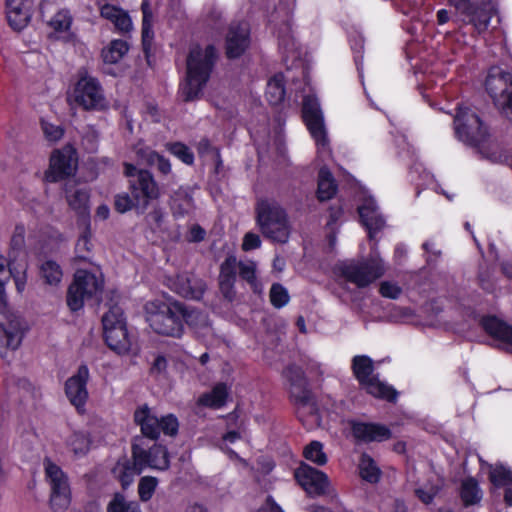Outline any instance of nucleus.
I'll return each mask as SVG.
<instances>
[{
    "instance_id": "16",
    "label": "nucleus",
    "mask_w": 512,
    "mask_h": 512,
    "mask_svg": "<svg viewBox=\"0 0 512 512\" xmlns=\"http://www.w3.org/2000/svg\"><path fill=\"white\" fill-rule=\"evenodd\" d=\"M75 101L86 110L102 109L105 98L99 82L92 77L84 76L75 87Z\"/></svg>"
},
{
    "instance_id": "33",
    "label": "nucleus",
    "mask_w": 512,
    "mask_h": 512,
    "mask_svg": "<svg viewBox=\"0 0 512 512\" xmlns=\"http://www.w3.org/2000/svg\"><path fill=\"white\" fill-rule=\"evenodd\" d=\"M337 191V185L327 168H321L318 174L317 196L320 201L331 199Z\"/></svg>"
},
{
    "instance_id": "51",
    "label": "nucleus",
    "mask_w": 512,
    "mask_h": 512,
    "mask_svg": "<svg viewBox=\"0 0 512 512\" xmlns=\"http://www.w3.org/2000/svg\"><path fill=\"white\" fill-rule=\"evenodd\" d=\"M197 152L200 157L204 156H212V158L215 160L217 167H219L222 164L221 157H220V151L218 148L212 146L211 142L207 138H202L197 143Z\"/></svg>"
},
{
    "instance_id": "23",
    "label": "nucleus",
    "mask_w": 512,
    "mask_h": 512,
    "mask_svg": "<svg viewBox=\"0 0 512 512\" xmlns=\"http://www.w3.org/2000/svg\"><path fill=\"white\" fill-rule=\"evenodd\" d=\"M143 470L144 467L138 464V458L133 455L131 458L124 455L117 460L111 472L114 478L120 482L121 487L127 489Z\"/></svg>"
},
{
    "instance_id": "57",
    "label": "nucleus",
    "mask_w": 512,
    "mask_h": 512,
    "mask_svg": "<svg viewBox=\"0 0 512 512\" xmlns=\"http://www.w3.org/2000/svg\"><path fill=\"white\" fill-rule=\"evenodd\" d=\"M135 154L143 163L152 166L158 153L148 146L139 144L135 147Z\"/></svg>"
},
{
    "instance_id": "62",
    "label": "nucleus",
    "mask_w": 512,
    "mask_h": 512,
    "mask_svg": "<svg viewBox=\"0 0 512 512\" xmlns=\"http://www.w3.org/2000/svg\"><path fill=\"white\" fill-rule=\"evenodd\" d=\"M113 24L122 33H127L132 29V21L125 11H122L120 13V16L116 19V21Z\"/></svg>"
},
{
    "instance_id": "17",
    "label": "nucleus",
    "mask_w": 512,
    "mask_h": 512,
    "mask_svg": "<svg viewBox=\"0 0 512 512\" xmlns=\"http://www.w3.org/2000/svg\"><path fill=\"white\" fill-rule=\"evenodd\" d=\"M295 478L310 496L329 494L330 482L327 475L307 464H301L295 470Z\"/></svg>"
},
{
    "instance_id": "37",
    "label": "nucleus",
    "mask_w": 512,
    "mask_h": 512,
    "mask_svg": "<svg viewBox=\"0 0 512 512\" xmlns=\"http://www.w3.org/2000/svg\"><path fill=\"white\" fill-rule=\"evenodd\" d=\"M266 98L271 105H279L285 97L284 79L281 74L271 78L266 88Z\"/></svg>"
},
{
    "instance_id": "15",
    "label": "nucleus",
    "mask_w": 512,
    "mask_h": 512,
    "mask_svg": "<svg viewBox=\"0 0 512 512\" xmlns=\"http://www.w3.org/2000/svg\"><path fill=\"white\" fill-rule=\"evenodd\" d=\"M302 114L305 124L317 145L325 148L328 145V138L317 99L306 96L303 99Z\"/></svg>"
},
{
    "instance_id": "55",
    "label": "nucleus",
    "mask_w": 512,
    "mask_h": 512,
    "mask_svg": "<svg viewBox=\"0 0 512 512\" xmlns=\"http://www.w3.org/2000/svg\"><path fill=\"white\" fill-rule=\"evenodd\" d=\"M41 127L45 138L48 141L56 142L60 140L64 135V129L61 126L52 124L48 121L42 120Z\"/></svg>"
},
{
    "instance_id": "11",
    "label": "nucleus",
    "mask_w": 512,
    "mask_h": 512,
    "mask_svg": "<svg viewBox=\"0 0 512 512\" xmlns=\"http://www.w3.org/2000/svg\"><path fill=\"white\" fill-rule=\"evenodd\" d=\"M134 421L140 426L142 434L152 440L158 439L160 433L173 436L178 431V420L172 414L158 418L147 405L134 412Z\"/></svg>"
},
{
    "instance_id": "13",
    "label": "nucleus",
    "mask_w": 512,
    "mask_h": 512,
    "mask_svg": "<svg viewBox=\"0 0 512 512\" xmlns=\"http://www.w3.org/2000/svg\"><path fill=\"white\" fill-rule=\"evenodd\" d=\"M24 336V326L18 315L0 312V357H4V349H17Z\"/></svg>"
},
{
    "instance_id": "10",
    "label": "nucleus",
    "mask_w": 512,
    "mask_h": 512,
    "mask_svg": "<svg viewBox=\"0 0 512 512\" xmlns=\"http://www.w3.org/2000/svg\"><path fill=\"white\" fill-rule=\"evenodd\" d=\"M104 281L101 276H96L86 270H77L74 281L67 291V305L71 311L80 310L84 301L99 294L103 289Z\"/></svg>"
},
{
    "instance_id": "34",
    "label": "nucleus",
    "mask_w": 512,
    "mask_h": 512,
    "mask_svg": "<svg viewBox=\"0 0 512 512\" xmlns=\"http://www.w3.org/2000/svg\"><path fill=\"white\" fill-rule=\"evenodd\" d=\"M141 10L143 13V20H142V45L145 53H147L152 45L153 40V30H152V23H153V13L151 10L150 3L148 0H143L141 4Z\"/></svg>"
},
{
    "instance_id": "5",
    "label": "nucleus",
    "mask_w": 512,
    "mask_h": 512,
    "mask_svg": "<svg viewBox=\"0 0 512 512\" xmlns=\"http://www.w3.org/2000/svg\"><path fill=\"white\" fill-rule=\"evenodd\" d=\"M448 3L455 9V22L471 24L478 33L487 30L495 12L491 0H448Z\"/></svg>"
},
{
    "instance_id": "22",
    "label": "nucleus",
    "mask_w": 512,
    "mask_h": 512,
    "mask_svg": "<svg viewBox=\"0 0 512 512\" xmlns=\"http://www.w3.org/2000/svg\"><path fill=\"white\" fill-rule=\"evenodd\" d=\"M6 18L13 30L24 29L31 19V1L6 0Z\"/></svg>"
},
{
    "instance_id": "1",
    "label": "nucleus",
    "mask_w": 512,
    "mask_h": 512,
    "mask_svg": "<svg viewBox=\"0 0 512 512\" xmlns=\"http://www.w3.org/2000/svg\"><path fill=\"white\" fill-rule=\"evenodd\" d=\"M216 59L217 51L213 45L205 48L198 45L191 47L186 60L185 82L180 90L184 101L199 97L210 78Z\"/></svg>"
},
{
    "instance_id": "64",
    "label": "nucleus",
    "mask_w": 512,
    "mask_h": 512,
    "mask_svg": "<svg viewBox=\"0 0 512 512\" xmlns=\"http://www.w3.org/2000/svg\"><path fill=\"white\" fill-rule=\"evenodd\" d=\"M205 235V230L200 225L195 224L190 228L187 240L189 242H201L204 240Z\"/></svg>"
},
{
    "instance_id": "60",
    "label": "nucleus",
    "mask_w": 512,
    "mask_h": 512,
    "mask_svg": "<svg viewBox=\"0 0 512 512\" xmlns=\"http://www.w3.org/2000/svg\"><path fill=\"white\" fill-rule=\"evenodd\" d=\"M261 246V239L259 235L248 232L244 235L243 242H242V250L244 251H250L253 249H257Z\"/></svg>"
},
{
    "instance_id": "40",
    "label": "nucleus",
    "mask_w": 512,
    "mask_h": 512,
    "mask_svg": "<svg viewBox=\"0 0 512 512\" xmlns=\"http://www.w3.org/2000/svg\"><path fill=\"white\" fill-rule=\"evenodd\" d=\"M107 512H142L136 501H129L121 493H115L107 505Z\"/></svg>"
},
{
    "instance_id": "61",
    "label": "nucleus",
    "mask_w": 512,
    "mask_h": 512,
    "mask_svg": "<svg viewBox=\"0 0 512 512\" xmlns=\"http://www.w3.org/2000/svg\"><path fill=\"white\" fill-rule=\"evenodd\" d=\"M122 11V9L110 4H104L100 8L101 16L112 23L116 21Z\"/></svg>"
},
{
    "instance_id": "28",
    "label": "nucleus",
    "mask_w": 512,
    "mask_h": 512,
    "mask_svg": "<svg viewBox=\"0 0 512 512\" xmlns=\"http://www.w3.org/2000/svg\"><path fill=\"white\" fill-rule=\"evenodd\" d=\"M66 200L69 206L80 215L88 211L89 193L85 188H79L72 181L65 184Z\"/></svg>"
},
{
    "instance_id": "53",
    "label": "nucleus",
    "mask_w": 512,
    "mask_h": 512,
    "mask_svg": "<svg viewBox=\"0 0 512 512\" xmlns=\"http://www.w3.org/2000/svg\"><path fill=\"white\" fill-rule=\"evenodd\" d=\"M90 232L86 230L78 239L76 243V254L77 259L87 260L88 253L91 251Z\"/></svg>"
},
{
    "instance_id": "48",
    "label": "nucleus",
    "mask_w": 512,
    "mask_h": 512,
    "mask_svg": "<svg viewBox=\"0 0 512 512\" xmlns=\"http://www.w3.org/2000/svg\"><path fill=\"white\" fill-rule=\"evenodd\" d=\"M72 24V17L67 10L57 12L49 21L48 25L55 32H66L70 29Z\"/></svg>"
},
{
    "instance_id": "8",
    "label": "nucleus",
    "mask_w": 512,
    "mask_h": 512,
    "mask_svg": "<svg viewBox=\"0 0 512 512\" xmlns=\"http://www.w3.org/2000/svg\"><path fill=\"white\" fill-rule=\"evenodd\" d=\"M485 88L502 114L512 121V74L500 67H492L486 77Z\"/></svg>"
},
{
    "instance_id": "6",
    "label": "nucleus",
    "mask_w": 512,
    "mask_h": 512,
    "mask_svg": "<svg viewBox=\"0 0 512 512\" xmlns=\"http://www.w3.org/2000/svg\"><path fill=\"white\" fill-rule=\"evenodd\" d=\"M353 375L359 382V385L368 394L394 402L397 398V392L389 385L381 382L374 374V365L370 357L366 355H357L352 359Z\"/></svg>"
},
{
    "instance_id": "7",
    "label": "nucleus",
    "mask_w": 512,
    "mask_h": 512,
    "mask_svg": "<svg viewBox=\"0 0 512 512\" xmlns=\"http://www.w3.org/2000/svg\"><path fill=\"white\" fill-rule=\"evenodd\" d=\"M45 480L49 486V506L53 512H66L71 504L67 475L50 459L44 460Z\"/></svg>"
},
{
    "instance_id": "38",
    "label": "nucleus",
    "mask_w": 512,
    "mask_h": 512,
    "mask_svg": "<svg viewBox=\"0 0 512 512\" xmlns=\"http://www.w3.org/2000/svg\"><path fill=\"white\" fill-rule=\"evenodd\" d=\"M128 44L123 40H113L108 47L102 50V58L105 63L116 64L128 52Z\"/></svg>"
},
{
    "instance_id": "19",
    "label": "nucleus",
    "mask_w": 512,
    "mask_h": 512,
    "mask_svg": "<svg viewBox=\"0 0 512 512\" xmlns=\"http://www.w3.org/2000/svg\"><path fill=\"white\" fill-rule=\"evenodd\" d=\"M131 454L138 458V464L144 469L150 468L155 470H166L169 468V453L165 446L154 444L149 449L144 448L141 444L133 443Z\"/></svg>"
},
{
    "instance_id": "46",
    "label": "nucleus",
    "mask_w": 512,
    "mask_h": 512,
    "mask_svg": "<svg viewBox=\"0 0 512 512\" xmlns=\"http://www.w3.org/2000/svg\"><path fill=\"white\" fill-rule=\"evenodd\" d=\"M166 147L171 154L179 158L186 165H192L194 163V154L185 144L173 142L168 143Z\"/></svg>"
},
{
    "instance_id": "27",
    "label": "nucleus",
    "mask_w": 512,
    "mask_h": 512,
    "mask_svg": "<svg viewBox=\"0 0 512 512\" xmlns=\"http://www.w3.org/2000/svg\"><path fill=\"white\" fill-rule=\"evenodd\" d=\"M104 338L108 347L118 354H125L131 349L132 337L127 330V326L118 327L116 330L108 326Z\"/></svg>"
},
{
    "instance_id": "41",
    "label": "nucleus",
    "mask_w": 512,
    "mask_h": 512,
    "mask_svg": "<svg viewBox=\"0 0 512 512\" xmlns=\"http://www.w3.org/2000/svg\"><path fill=\"white\" fill-rule=\"evenodd\" d=\"M359 473L363 480L370 483H377L380 478V470L368 454H363L360 458Z\"/></svg>"
},
{
    "instance_id": "4",
    "label": "nucleus",
    "mask_w": 512,
    "mask_h": 512,
    "mask_svg": "<svg viewBox=\"0 0 512 512\" xmlns=\"http://www.w3.org/2000/svg\"><path fill=\"white\" fill-rule=\"evenodd\" d=\"M124 175L128 178V187L136 200V210L143 213L152 201L160 197V188L153 174L144 169H138L130 163H124Z\"/></svg>"
},
{
    "instance_id": "49",
    "label": "nucleus",
    "mask_w": 512,
    "mask_h": 512,
    "mask_svg": "<svg viewBox=\"0 0 512 512\" xmlns=\"http://www.w3.org/2000/svg\"><path fill=\"white\" fill-rule=\"evenodd\" d=\"M68 444L75 455H84L90 448L89 438L81 432H74L69 437Z\"/></svg>"
},
{
    "instance_id": "44",
    "label": "nucleus",
    "mask_w": 512,
    "mask_h": 512,
    "mask_svg": "<svg viewBox=\"0 0 512 512\" xmlns=\"http://www.w3.org/2000/svg\"><path fill=\"white\" fill-rule=\"evenodd\" d=\"M41 274L45 282L49 285H57L61 281L63 275L60 266L51 260L42 264Z\"/></svg>"
},
{
    "instance_id": "9",
    "label": "nucleus",
    "mask_w": 512,
    "mask_h": 512,
    "mask_svg": "<svg viewBox=\"0 0 512 512\" xmlns=\"http://www.w3.org/2000/svg\"><path fill=\"white\" fill-rule=\"evenodd\" d=\"M341 275L358 288H365L385 273L383 262L379 258L352 260L340 265Z\"/></svg>"
},
{
    "instance_id": "58",
    "label": "nucleus",
    "mask_w": 512,
    "mask_h": 512,
    "mask_svg": "<svg viewBox=\"0 0 512 512\" xmlns=\"http://www.w3.org/2000/svg\"><path fill=\"white\" fill-rule=\"evenodd\" d=\"M379 292L383 297L397 299L401 295L402 289L396 283L384 281L380 284Z\"/></svg>"
},
{
    "instance_id": "31",
    "label": "nucleus",
    "mask_w": 512,
    "mask_h": 512,
    "mask_svg": "<svg viewBox=\"0 0 512 512\" xmlns=\"http://www.w3.org/2000/svg\"><path fill=\"white\" fill-rule=\"evenodd\" d=\"M170 207L174 217H184L193 210L194 201L187 190L180 188L171 196Z\"/></svg>"
},
{
    "instance_id": "21",
    "label": "nucleus",
    "mask_w": 512,
    "mask_h": 512,
    "mask_svg": "<svg viewBox=\"0 0 512 512\" xmlns=\"http://www.w3.org/2000/svg\"><path fill=\"white\" fill-rule=\"evenodd\" d=\"M77 166V160L71 148L62 151H55L50 159V171L47 179L50 182H57L72 175Z\"/></svg>"
},
{
    "instance_id": "30",
    "label": "nucleus",
    "mask_w": 512,
    "mask_h": 512,
    "mask_svg": "<svg viewBox=\"0 0 512 512\" xmlns=\"http://www.w3.org/2000/svg\"><path fill=\"white\" fill-rule=\"evenodd\" d=\"M483 329L492 337L512 346V327L494 316L485 317L481 321Z\"/></svg>"
},
{
    "instance_id": "26",
    "label": "nucleus",
    "mask_w": 512,
    "mask_h": 512,
    "mask_svg": "<svg viewBox=\"0 0 512 512\" xmlns=\"http://www.w3.org/2000/svg\"><path fill=\"white\" fill-rule=\"evenodd\" d=\"M363 225L368 229L370 237L385 225L384 218L379 214L374 199L369 198L358 208Z\"/></svg>"
},
{
    "instance_id": "29",
    "label": "nucleus",
    "mask_w": 512,
    "mask_h": 512,
    "mask_svg": "<svg viewBox=\"0 0 512 512\" xmlns=\"http://www.w3.org/2000/svg\"><path fill=\"white\" fill-rule=\"evenodd\" d=\"M290 397L300 409H305L307 412L315 418L316 415V404L312 392L308 388L307 381L301 384H295L289 387Z\"/></svg>"
},
{
    "instance_id": "36",
    "label": "nucleus",
    "mask_w": 512,
    "mask_h": 512,
    "mask_svg": "<svg viewBox=\"0 0 512 512\" xmlns=\"http://www.w3.org/2000/svg\"><path fill=\"white\" fill-rule=\"evenodd\" d=\"M228 396L227 387L225 384H217L211 392L205 393L198 399V404L210 408L222 407Z\"/></svg>"
},
{
    "instance_id": "3",
    "label": "nucleus",
    "mask_w": 512,
    "mask_h": 512,
    "mask_svg": "<svg viewBox=\"0 0 512 512\" xmlns=\"http://www.w3.org/2000/svg\"><path fill=\"white\" fill-rule=\"evenodd\" d=\"M256 223L262 235L273 242L285 244L291 234L286 210L275 200L259 198L255 205Z\"/></svg>"
},
{
    "instance_id": "32",
    "label": "nucleus",
    "mask_w": 512,
    "mask_h": 512,
    "mask_svg": "<svg viewBox=\"0 0 512 512\" xmlns=\"http://www.w3.org/2000/svg\"><path fill=\"white\" fill-rule=\"evenodd\" d=\"M460 497L464 506L478 504L482 499V491L476 479L469 477L462 481Z\"/></svg>"
},
{
    "instance_id": "56",
    "label": "nucleus",
    "mask_w": 512,
    "mask_h": 512,
    "mask_svg": "<svg viewBox=\"0 0 512 512\" xmlns=\"http://www.w3.org/2000/svg\"><path fill=\"white\" fill-rule=\"evenodd\" d=\"M284 376L289 383V387H292L295 384L299 385L307 381L303 370L295 365L288 366L284 370Z\"/></svg>"
},
{
    "instance_id": "24",
    "label": "nucleus",
    "mask_w": 512,
    "mask_h": 512,
    "mask_svg": "<svg viewBox=\"0 0 512 512\" xmlns=\"http://www.w3.org/2000/svg\"><path fill=\"white\" fill-rule=\"evenodd\" d=\"M351 429L353 436L362 442H381L391 437V431L381 424L353 422Z\"/></svg>"
},
{
    "instance_id": "35",
    "label": "nucleus",
    "mask_w": 512,
    "mask_h": 512,
    "mask_svg": "<svg viewBox=\"0 0 512 512\" xmlns=\"http://www.w3.org/2000/svg\"><path fill=\"white\" fill-rule=\"evenodd\" d=\"M185 312L182 313V321L196 331H206L210 328L208 315L184 304Z\"/></svg>"
},
{
    "instance_id": "12",
    "label": "nucleus",
    "mask_w": 512,
    "mask_h": 512,
    "mask_svg": "<svg viewBox=\"0 0 512 512\" xmlns=\"http://www.w3.org/2000/svg\"><path fill=\"white\" fill-rule=\"evenodd\" d=\"M455 133L459 140L478 145L487 137V129L480 118L469 108H459L454 119Z\"/></svg>"
},
{
    "instance_id": "45",
    "label": "nucleus",
    "mask_w": 512,
    "mask_h": 512,
    "mask_svg": "<svg viewBox=\"0 0 512 512\" xmlns=\"http://www.w3.org/2000/svg\"><path fill=\"white\" fill-rule=\"evenodd\" d=\"M158 485V479L153 476H144L138 483V495L142 502L149 501Z\"/></svg>"
},
{
    "instance_id": "59",
    "label": "nucleus",
    "mask_w": 512,
    "mask_h": 512,
    "mask_svg": "<svg viewBox=\"0 0 512 512\" xmlns=\"http://www.w3.org/2000/svg\"><path fill=\"white\" fill-rule=\"evenodd\" d=\"M439 487L430 486L429 488H417L415 490L416 496L426 505L430 504L434 497L438 494Z\"/></svg>"
},
{
    "instance_id": "25",
    "label": "nucleus",
    "mask_w": 512,
    "mask_h": 512,
    "mask_svg": "<svg viewBox=\"0 0 512 512\" xmlns=\"http://www.w3.org/2000/svg\"><path fill=\"white\" fill-rule=\"evenodd\" d=\"M238 261L235 256L227 257L220 265L219 288L229 301L235 296L234 284L237 276Z\"/></svg>"
},
{
    "instance_id": "43",
    "label": "nucleus",
    "mask_w": 512,
    "mask_h": 512,
    "mask_svg": "<svg viewBox=\"0 0 512 512\" xmlns=\"http://www.w3.org/2000/svg\"><path fill=\"white\" fill-rule=\"evenodd\" d=\"M304 457L319 465H325L327 463V455L323 451V445L319 441H312L307 445L303 451Z\"/></svg>"
},
{
    "instance_id": "39",
    "label": "nucleus",
    "mask_w": 512,
    "mask_h": 512,
    "mask_svg": "<svg viewBox=\"0 0 512 512\" xmlns=\"http://www.w3.org/2000/svg\"><path fill=\"white\" fill-rule=\"evenodd\" d=\"M12 264L13 262L10 261L7 265L5 258L0 256V312L7 311L8 313H13L7 307V299L4 290L5 284L10 280L11 276H13Z\"/></svg>"
},
{
    "instance_id": "52",
    "label": "nucleus",
    "mask_w": 512,
    "mask_h": 512,
    "mask_svg": "<svg viewBox=\"0 0 512 512\" xmlns=\"http://www.w3.org/2000/svg\"><path fill=\"white\" fill-rule=\"evenodd\" d=\"M114 207L117 212L125 213L131 209H136V200L127 193L117 194L114 200Z\"/></svg>"
},
{
    "instance_id": "20",
    "label": "nucleus",
    "mask_w": 512,
    "mask_h": 512,
    "mask_svg": "<svg viewBox=\"0 0 512 512\" xmlns=\"http://www.w3.org/2000/svg\"><path fill=\"white\" fill-rule=\"evenodd\" d=\"M89 379V370L86 365H81L75 375L71 376L65 385L66 395L78 411H80L87 399L88 391L86 388L87 381Z\"/></svg>"
},
{
    "instance_id": "63",
    "label": "nucleus",
    "mask_w": 512,
    "mask_h": 512,
    "mask_svg": "<svg viewBox=\"0 0 512 512\" xmlns=\"http://www.w3.org/2000/svg\"><path fill=\"white\" fill-rule=\"evenodd\" d=\"M24 245V228L17 226L11 238L12 250H21Z\"/></svg>"
},
{
    "instance_id": "50",
    "label": "nucleus",
    "mask_w": 512,
    "mask_h": 512,
    "mask_svg": "<svg viewBox=\"0 0 512 512\" xmlns=\"http://www.w3.org/2000/svg\"><path fill=\"white\" fill-rule=\"evenodd\" d=\"M269 296H270L271 304L275 308H282L290 300V297H289L287 289L283 285H281L279 283H274L271 286L270 295Z\"/></svg>"
},
{
    "instance_id": "18",
    "label": "nucleus",
    "mask_w": 512,
    "mask_h": 512,
    "mask_svg": "<svg viewBox=\"0 0 512 512\" xmlns=\"http://www.w3.org/2000/svg\"><path fill=\"white\" fill-rule=\"evenodd\" d=\"M250 46V29L245 21L232 22L225 37V55L229 59L241 57Z\"/></svg>"
},
{
    "instance_id": "42",
    "label": "nucleus",
    "mask_w": 512,
    "mask_h": 512,
    "mask_svg": "<svg viewBox=\"0 0 512 512\" xmlns=\"http://www.w3.org/2000/svg\"><path fill=\"white\" fill-rule=\"evenodd\" d=\"M103 330L104 333L107 332L108 326H111L112 329H117L118 327H125L126 321L123 316V311L119 306H112L108 312H106L102 317Z\"/></svg>"
},
{
    "instance_id": "14",
    "label": "nucleus",
    "mask_w": 512,
    "mask_h": 512,
    "mask_svg": "<svg viewBox=\"0 0 512 512\" xmlns=\"http://www.w3.org/2000/svg\"><path fill=\"white\" fill-rule=\"evenodd\" d=\"M165 284L186 299L200 300L206 291L205 281L188 272L166 277Z\"/></svg>"
},
{
    "instance_id": "47",
    "label": "nucleus",
    "mask_w": 512,
    "mask_h": 512,
    "mask_svg": "<svg viewBox=\"0 0 512 512\" xmlns=\"http://www.w3.org/2000/svg\"><path fill=\"white\" fill-rule=\"evenodd\" d=\"M489 478L495 486H509L512 484V470L502 465L495 466L490 471Z\"/></svg>"
},
{
    "instance_id": "2",
    "label": "nucleus",
    "mask_w": 512,
    "mask_h": 512,
    "mask_svg": "<svg viewBox=\"0 0 512 512\" xmlns=\"http://www.w3.org/2000/svg\"><path fill=\"white\" fill-rule=\"evenodd\" d=\"M145 316L152 330L163 336L180 338L184 332V304L177 300H152L145 306Z\"/></svg>"
},
{
    "instance_id": "54",
    "label": "nucleus",
    "mask_w": 512,
    "mask_h": 512,
    "mask_svg": "<svg viewBox=\"0 0 512 512\" xmlns=\"http://www.w3.org/2000/svg\"><path fill=\"white\" fill-rule=\"evenodd\" d=\"M237 270L242 279L253 285L256 281V264L253 261L238 262Z\"/></svg>"
}]
</instances>
